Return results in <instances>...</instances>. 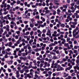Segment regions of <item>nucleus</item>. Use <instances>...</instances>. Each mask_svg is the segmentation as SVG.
I'll use <instances>...</instances> for the list:
<instances>
[{
    "mask_svg": "<svg viewBox=\"0 0 79 79\" xmlns=\"http://www.w3.org/2000/svg\"><path fill=\"white\" fill-rule=\"evenodd\" d=\"M29 69V68L27 66H25L24 68H23V69L24 71H26V69Z\"/></svg>",
    "mask_w": 79,
    "mask_h": 79,
    "instance_id": "nucleus-10",
    "label": "nucleus"
},
{
    "mask_svg": "<svg viewBox=\"0 0 79 79\" xmlns=\"http://www.w3.org/2000/svg\"><path fill=\"white\" fill-rule=\"evenodd\" d=\"M71 27H72V28H76V25H71Z\"/></svg>",
    "mask_w": 79,
    "mask_h": 79,
    "instance_id": "nucleus-26",
    "label": "nucleus"
},
{
    "mask_svg": "<svg viewBox=\"0 0 79 79\" xmlns=\"http://www.w3.org/2000/svg\"><path fill=\"white\" fill-rule=\"evenodd\" d=\"M59 34H64V32L60 31Z\"/></svg>",
    "mask_w": 79,
    "mask_h": 79,
    "instance_id": "nucleus-52",
    "label": "nucleus"
},
{
    "mask_svg": "<svg viewBox=\"0 0 79 79\" xmlns=\"http://www.w3.org/2000/svg\"><path fill=\"white\" fill-rule=\"evenodd\" d=\"M61 40H62L63 41L61 42V43L62 44H64L65 42H66V40L65 39L62 38L61 39Z\"/></svg>",
    "mask_w": 79,
    "mask_h": 79,
    "instance_id": "nucleus-6",
    "label": "nucleus"
},
{
    "mask_svg": "<svg viewBox=\"0 0 79 79\" xmlns=\"http://www.w3.org/2000/svg\"><path fill=\"white\" fill-rule=\"evenodd\" d=\"M73 34V37H75L76 38H78L79 37V35H76L79 34V29L78 27H77L72 32Z\"/></svg>",
    "mask_w": 79,
    "mask_h": 79,
    "instance_id": "nucleus-1",
    "label": "nucleus"
},
{
    "mask_svg": "<svg viewBox=\"0 0 79 79\" xmlns=\"http://www.w3.org/2000/svg\"><path fill=\"white\" fill-rule=\"evenodd\" d=\"M72 12V13H74L75 12V10H68V13H71Z\"/></svg>",
    "mask_w": 79,
    "mask_h": 79,
    "instance_id": "nucleus-8",
    "label": "nucleus"
},
{
    "mask_svg": "<svg viewBox=\"0 0 79 79\" xmlns=\"http://www.w3.org/2000/svg\"><path fill=\"white\" fill-rule=\"evenodd\" d=\"M2 54H5V50H2Z\"/></svg>",
    "mask_w": 79,
    "mask_h": 79,
    "instance_id": "nucleus-46",
    "label": "nucleus"
},
{
    "mask_svg": "<svg viewBox=\"0 0 79 79\" xmlns=\"http://www.w3.org/2000/svg\"><path fill=\"white\" fill-rule=\"evenodd\" d=\"M33 30L34 31H37V27H33Z\"/></svg>",
    "mask_w": 79,
    "mask_h": 79,
    "instance_id": "nucleus-50",
    "label": "nucleus"
},
{
    "mask_svg": "<svg viewBox=\"0 0 79 79\" xmlns=\"http://www.w3.org/2000/svg\"><path fill=\"white\" fill-rule=\"evenodd\" d=\"M34 33V31H31L30 32V35H33V34Z\"/></svg>",
    "mask_w": 79,
    "mask_h": 79,
    "instance_id": "nucleus-37",
    "label": "nucleus"
},
{
    "mask_svg": "<svg viewBox=\"0 0 79 79\" xmlns=\"http://www.w3.org/2000/svg\"><path fill=\"white\" fill-rule=\"evenodd\" d=\"M23 48L26 50L27 48V46H25L23 47Z\"/></svg>",
    "mask_w": 79,
    "mask_h": 79,
    "instance_id": "nucleus-53",
    "label": "nucleus"
},
{
    "mask_svg": "<svg viewBox=\"0 0 79 79\" xmlns=\"http://www.w3.org/2000/svg\"><path fill=\"white\" fill-rule=\"evenodd\" d=\"M45 69L46 71H48L50 70V68H48V69L46 68Z\"/></svg>",
    "mask_w": 79,
    "mask_h": 79,
    "instance_id": "nucleus-57",
    "label": "nucleus"
},
{
    "mask_svg": "<svg viewBox=\"0 0 79 79\" xmlns=\"http://www.w3.org/2000/svg\"><path fill=\"white\" fill-rule=\"evenodd\" d=\"M67 19H69V21H71L72 20V17H70V16H69V18H67Z\"/></svg>",
    "mask_w": 79,
    "mask_h": 79,
    "instance_id": "nucleus-60",
    "label": "nucleus"
},
{
    "mask_svg": "<svg viewBox=\"0 0 79 79\" xmlns=\"http://www.w3.org/2000/svg\"><path fill=\"white\" fill-rule=\"evenodd\" d=\"M48 74H49V76H51V74H52V72L51 71H49L48 72Z\"/></svg>",
    "mask_w": 79,
    "mask_h": 79,
    "instance_id": "nucleus-34",
    "label": "nucleus"
},
{
    "mask_svg": "<svg viewBox=\"0 0 79 79\" xmlns=\"http://www.w3.org/2000/svg\"><path fill=\"white\" fill-rule=\"evenodd\" d=\"M0 19H1L2 20H4V17H3V15H2L0 17Z\"/></svg>",
    "mask_w": 79,
    "mask_h": 79,
    "instance_id": "nucleus-45",
    "label": "nucleus"
},
{
    "mask_svg": "<svg viewBox=\"0 0 79 79\" xmlns=\"http://www.w3.org/2000/svg\"><path fill=\"white\" fill-rule=\"evenodd\" d=\"M69 43L70 44H73V42H72L71 41H69Z\"/></svg>",
    "mask_w": 79,
    "mask_h": 79,
    "instance_id": "nucleus-59",
    "label": "nucleus"
},
{
    "mask_svg": "<svg viewBox=\"0 0 79 79\" xmlns=\"http://www.w3.org/2000/svg\"><path fill=\"white\" fill-rule=\"evenodd\" d=\"M53 58L54 59H58V58L56 56H54L53 57Z\"/></svg>",
    "mask_w": 79,
    "mask_h": 79,
    "instance_id": "nucleus-51",
    "label": "nucleus"
},
{
    "mask_svg": "<svg viewBox=\"0 0 79 79\" xmlns=\"http://www.w3.org/2000/svg\"><path fill=\"white\" fill-rule=\"evenodd\" d=\"M7 5V4L6 3L4 4V8H6V5Z\"/></svg>",
    "mask_w": 79,
    "mask_h": 79,
    "instance_id": "nucleus-64",
    "label": "nucleus"
},
{
    "mask_svg": "<svg viewBox=\"0 0 79 79\" xmlns=\"http://www.w3.org/2000/svg\"><path fill=\"white\" fill-rule=\"evenodd\" d=\"M10 50H11V49L10 48H8L7 49L5 50L6 52L7 51L9 52H10Z\"/></svg>",
    "mask_w": 79,
    "mask_h": 79,
    "instance_id": "nucleus-24",
    "label": "nucleus"
},
{
    "mask_svg": "<svg viewBox=\"0 0 79 79\" xmlns=\"http://www.w3.org/2000/svg\"><path fill=\"white\" fill-rule=\"evenodd\" d=\"M60 26L61 27H64V26H65V25H64V24L62 23V24Z\"/></svg>",
    "mask_w": 79,
    "mask_h": 79,
    "instance_id": "nucleus-44",
    "label": "nucleus"
},
{
    "mask_svg": "<svg viewBox=\"0 0 79 79\" xmlns=\"http://www.w3.org/2000/svg\"><path fill=\"white\" fill-rule=\"evenodd\" d=\"M7 33V31H5V32H4L3 33L2 35L3 36H5V35H6V34Z\"/></svg>",
    "mask_w": 79,
    "mask_h": 79,
    "instance_id": "nucleus-32",
    "label": "nucleus"
},
{
    "mask_svg": "<svg viewBox=\"0 0 79 79\" xmlns=\"http://www.w3.org/2000/svg\"><path fill=\"white\" fill-rule=\"evenodd\" d=\"M25 52H26V55H28V52H27V50L26 49L25 50Z\"/></svg>",
    "mask_w": 79,
    "mask_h": 79,
    "instance_id": "nucleus-30",
    "label": "nucleus"
},
{
    "mask_svg": "<svg viewBox=\"0 0 79 79\" xmlns=\"http://www.w3.org/2000/svg\"><path fill=\"white\" fill-rule=\"evenodd\" d=\"M63 7L65 8H68V6L66 5H63Z\"/></svg>",
    "mask_w": 79,
    "mask_h": 79,
    "instance_id": "nucleus-47",
    "label": "nucleus"
},
{
    "mask_svg": "<svg viewBox=\"0 0 79 79\" xmlns=\"http://www.w3.org/2000/svg\"><path fill=\"white\" fill-rule=\"evenodd\" d=\"M11 19L12 21H15L16 20V18L15 17L12 18Z\"/></svg>",
    "mask_w": 79,
    "mask_h": 79,
    "instance_id": "nucleus-43",
    "label": "nucleus"
},
{
    "mask_svg": "<svg viewBox=\"0 0 79 79\" xmlns=\"http://www.w3.org/2000/svg\"><path fill=\"white\" fill-rule=\"evenodd\" d=\"M12 46V42L10 41L9 43L8 46L9 47H11Z\"/></svg>",
    "mask_w": 79,
    "mask_h": 79,
    "instance_id": "nucleus-11",
    "label": "nucleus"
},
{
    "mask_svg": "<svg viewBox=\"0 0 79 79\" xmlns=\"http://www.w3.org/2000/svg\"><path fill=\"white\" fill-rule=\"evenodd\" d=\"M53 39L54 40H58V39H57V38L55 36V37H54Z\"/></svg>",
    "mask_w": 79,
    "mask_h": 79,
    "instance_id": "nucleus-58",
    "label": "nucleus"
},
{
    "mask_svg": "<svg viewBox=\"0 0 79 79\" xmlns=\"http://www.w3.org/2000/svg\"><path fill=\"white\" fill-rule=\"evenodd\" d=\"M46 13H48L49 12H50V10H47L45 11Z\"/></svg>",
    "mask_w": 79,
    "mask_h": 79,
    "instance_id": "nucleus-56",
    "label": "nucleus"
},
{
    "mask_svg": "<svg viewBox=\"0 0 79 79\" xmlns=\"http://www.w3.org/2000/svg\"><path fill=\"white\" fill-rule=\"evenodd\" d=\"M55 61H52V66H51V68H53V66L55 65Z\"/></svg>",
    "mask_w": 79,
    "mask_h": 79,
    "instance_id": "nucleus-14",
    "label": "nucleus"
},
{
    "mask_svg": "<svg viewBox=\"0 0 79 79\" xmlns=\"http://www.w3.org/2000/svg\"><path fill=\"white\" fill-rule=\"evenodd\" d=\"M71 40V39L69 37H68L67 39V42H68L70 40Z\"/></svg>",
    "mask_w": 79,
    "mask_h": 79,
    "instance_id": "nucleus-40",
    "label": "nucleus"
},
{
    "mask_svg": "<svg viewBox=\"0 0 79 79\" xmlns=\"http://www.w3.org/2000/svg\"><path fill=\"white\" fill-rule=\"evenodd\" d=\"M32 68L33 69H37V67L36 66H35V67L33 66L32 67Z\"/></svg>",
    "mask_w": 79,
    "mask_h": 79,
    "instance_id": "nucleus-63",
    "label": "nucleus"
},
{
    "mask_svg": "<svg viewBox=\"0 0 79 79\" xmlns=\"http://www.w3.org/2000/svg\"><path fill=\"white\" fill-rule=\"evenodd\" d=\"M37 32H38V33H40V34H42V31H40V30H37Z\"/></svg>",
    "mask_w": 79,
    "mask_h": 79,
    "instance_id": "nucleus-36",
    "label": "nucleus"
},
{
    "mask_svg": "<svg viewBox=\"0 0 79 79\" xmlns=\"http://www.w3.org/2000/svg\"><path fill=\"white\" fill-rule=\"evenodd\" d=\"M19 71L20 72V73L22 74L23 73H24V70H20Z\"/></svg>",
    "mask_w": 79,
    "mask_h": 79,
    "instance_id": "nucleus-49",
    "label": "nucleus"
},
{
    "mask_svg": "<svg viewBox=\"0 0 79 79\" xmlns=\"http://www.w3.org/2000/svg\"><path fill=\"white\" fill-rule=\"evenodd\" d=\"M16 33L17 34H18V35H19V34H20V31H16Z\"/></svg>",
    "mask_w": 79,
    "mask_h": 79,
    "instance_id": "nucleus-33",
    "label": "nucleus"
},
{
    "mask_svg": "<svg viewBox=\"0 0 79 79\" xmlns=\"http://www.w3.org/2000/svg\"><path fill=\"white\" fill-rule=\"evenodd\" d=\"M4 58H8V54H7V52H6V55L4 56Z\"/></svg>",
    "mask_w": 79,
    "mask_h": 79,
    "instance_id": "nucleus-25",
    "label": "nucleus"
},
{
    "mask_svg": "<svg viewBox=\"0 0 79 79\" xmlns=\"http://www.w3.org/2000/svg\"><path fill=\"white\" fill-rule=\"evenodd\" d=\"M42 37H45V36H46V35H45V34L44 33L43 34H42Z\"/></svg>",
    "mask_w": 79,
    "mask_h": 79,
    "instance_id": "nucleus-61",
    "label": "nucleus"
},
{
    "mask_svg": "<svg viewBox=\"0 0 79 79\" xmlns=\"http://www.w3.org/2000/svg\"><path fill=\"white\" fill-rule=\"evenodd\" d=\"M3 41L4 42H7V41H8V40L5 39L3 40Z\"/></svg>",
    "mask_w": 79,
    "mask_h": 79,
    "instance_id": "nucleus-54",
    "label": "nucleus"
},
{
    "mask_svg": "<svg viewBox=\"0 0 79 79\" xmlns=\"http://www.w3.org/2000/svg\"><path fill=\"white\" fill-rule=\"evenodd\" d=\"M8 11H5L3 13V15H6L7 14H8Z\"/></svg>",
    "mask_w": 79,
    "mask_h": 79,
    "instance_id": "nucleus-48",
    "label": "nucleus"
},
{
    "mask_svg": "<svg viewBox=\"0 0 79 79\" xmlns=\"http://www.w3.org/2000/svg\"><path fill=\"white\" fill-rule=\"evenodd\" d=\"M34 51L35 52H39V48H36V49H35Z\"/></svg>",
    "mask_w": 79,
    "mask_h": 79,
    "instance_id": "nucleus-29",
    "label": "nucleus"
},
{
    "mask_svg": "<svg viewBox=\"0 0 79 79\" xmlns=\"http://www.w3.org/2000/svg\"><path fill=\"white\" fill-rule=\"evenodd\" d=\"M34 42V40L32 39H31L29 40V43L30 44H31L32 42Z\"/></svg>",
    "mask_w": 79,
    "mask_h": 79,
    "instance_id": "nucleus-18",
    "label": "nucleus"
},
{
    "mask_svg": "<svg viewBox=\"0 0 79 79\" xmlns=\"http://www.w3.org/2000/svg\"><path fill=\"white\" fill-rule=\"evenodd\" d=\"M50 54H51V55H56V53L55 52H50Z\"/></svg>",
    "mask_w": 79,
    "mask_h": 79,
    "instance_id": "nucleus-22",
    "label": "nucleus"
},
{
    "mask_svg": "<svg viewBox=\"0 0 79 79\" xmlns=\"http://www.w3.org/2000/svg\"><path fill=\"white\" fill-rule=\"evenodd\" d=\"M14 53L13 54V55H16L17 52H16V50H15L14 51Z\"/></svg>",
    "mask_w": 79,
    "mask_h": 79,
    "instance_id": "nucleus-35",
    "label": "nucleus"
},
{
    "mask_svg": "<svg viewBox=\"0 0 79 79\" xmlns=\"http://www.w3.org/2000/svg\"><path fill=\"white\" fill-rule=\"evenodd\" d=\"M77 60H76V62L77 61H79V55L77 57Z\"/></svg>",
    "mask_w": 79,
    "mask_h": 79,
    "instance_id": "nucleus-38",
    "label": "nucleus"
},
{
    "mask_svg": "<svg viewBox=\"0 0 79 79\" xmlns=\"http://www.w3.org/2000/svg\"><path fill=\"white\" fill-rule=\"evenodd\" d=\"M73 66L72 65L70 66V67H68L67 68H66L65 71H67V70H70L71 68H72Z\"/></svg>",
    "mask_w": 79,
    "mask_h": 79,
    "instance_id": "nucleus-7",
    "label": "nucleus"
},
{
    "mask_svg": "<svg viewBox=\"0 0 79 79\" xmlns=\"http://www.w3.org/2000/svg\"><path fill=\"white\" fill-rule=\"evenodd\" d=\"M60 70H61V71H63L64 70V68H63L62 67H61L60 68Z\"/></svg>",
    "mask_w": 79,
    "mask_h": 79,
    "instance_id": "nucleus-62",
    "label": "nucleus"
},
{
    "mask_svg": "<svg viewBox=\"0 0 79 79\" xmlns=\"http://www.w3.org/2000/svg\"><path fill=\"white\" fill-rule=\"evenodd\" d=\"M42 32L43 34H45V32H46V30L45 29H44L43 30Z\"/></svg>",
    "mask_w": 79,
    "mask_h": 79,
    "instance_id": "nucleus-39",
    "label": "nucleus"
},
{
    "mask_svg": "<svg viewBox=\"0 0 79 79\" xmlns=\"http://www.w3.org/2000/svg\"><path fill=\"white\" fill-rule=\"evenodd\" d=\"M27 77H28L29 78V79H31V77H32V76L31 75H30V74H28L27 75Z\"/></svg>",
    "mask_w": 79,
    "mask_h": 79,
    "instance_id": "nucleus-17",
    "label": "nucleus"
},
{
    "mask_svg": "<svg viewBox=\"0 0 79 79\" xmlns=\"http://www.w3.org/2000/svg\"><path fill=\"white\" fill-rule=\"evenodd\" d=\"M12 42H16V40H15V39L13 38H12L11 39Z\"/></svg>",
    "mask_w": 79,
    "mask_h": 79,
    "instance_id": "nucleus-41",
    "label": "nucleus"
},
{
    "mask_svg": "<svg viewBox=\"0 0 79 79\" xmlns=\"http://www.w3.org/2000/svg\"><path fill=\"white\" fill-rule=\"evenodd\" d=\"M30 27H31V28L34 27V23H30Z\"/></svg>",
    "mask_w": 79,
    "mask_h": 79,
    "instance_id": "nucleus-12",
    "label": "nucleus"
},
{
    "mask_svg": "<svg viewBox=\"0 0 79 79\" xmlns=\"http://www.w3.org/2000/svg\"><path fill=\"white\" fill-rule=\"evenodd\" d=\"M23 56H27V55H26V53L23 52L22 54Z\"/></svg>",
    "mask_w": 79,
    "mask_h": 79,
    "instance_id": "nucleus-42",
    "label": "nucleus"
},
{
    "mask_svg": "<svg viewBox=\"0 0 79 79\" xmlns=\"http://www.w3.org/2000/svg\"><path fill=\"white\" fill-rule=\"evenodd\" d=\"M23 17L25 19L27 18V16L26 14H23Z\"/></svg>",
    "mask_w": 79,
    "mask_h": 79,
    "instance_id": "nucleus-15",
    "label": "nucleus"
},
{
    "mask_svg": "<svg viewBox=\"0 0 79 79\" xmlns=\"http://www.w3.org/2000/svg\"><path fill=\"white\" fill-rule=\"evenodd\" d=\"M19 71H16V77L17 78H19L20 76V74H19Z\"/></svg>",
    "mask_w": 79,
    "mask_h": 79,
    "instance_id": "nucleus-4",
    "label": "nucleus"
},
{
    "mask_svg": "<svg viewBox=\"0 0 79 79\" xmlns=\"http://www.w3.org/2000/svg\"><path fill=\"white\" fill-rule=\"evenodd\" d=\"M47 35H48L49 36H51L52 35V33H51V31L49 30H48L47 31V33L46 34Z\"/></svg>",
    "mask_w": 79,
    "mask_h": 79,
    "instance_id": "nucleus-3",
    "label": "nucleus"
},
{
    "mask_svg": "<svg viewBox=\"0 0 79 79\" xmlns=\"http://www.w3.org/2000/svg\"><path fill=\"white\" fill-rule=\"evenodd\" d=\"M17 61H18L19 63H21V60L18 59H17Z\"/></svg>",
    "mask_w": 79,
    "mask_h": 79,
    "instance_id": "nucleus-27",
    "label": "nucleus"
},
{
    "mask_svg": "<svg viewBox=\"0 0 79 79\" xmlns=\"http://www.w3.org/2000/svg\"><path fill=\"white\" fill-rule=\"evenodd\" d=\"M58 64V63H56L55 64V65H54V68H57V65Z\"/></svg>",
    "mask_w": 79,
    "mask_h": 79,
    "instance_id": "nucleus-21",
    "label": "nucleus"
},
{
    "mask_svg": "<svg viewBox=\"0 0 79 79\" xmlns=\"http://www.w3.org/2000/svg\"><path fill=\"white\" fill-rule=\"evenodd\" d=\"M69 52L70 53H71V54H73V52L72 50H70Z\"/></svg>",
    "mask_w": 79,
    "mask_h": 79,
    "instance_id": "nucleus-55",
    "label": "nucleus"
},
{
    "mask_svg": "<svg viewBox=\"0 0 79 79\" xmlns=\"http://www.w3.org/2000/svg\"><path fill=\"white\" fill-rule=\"evenodd\" d=\"M64 46H66L67 47H68V46H69V43H65L64 44Z\"/></svg>",
    "mask_w": 79,
    "mask_h": 79,
    "instance_id": "nucleus-31",
    "label": "nucleus"
},
{
    "mask_svg": "<svg viewBox=\"0 0 79 79\" xmlns=\"http://www.w3.org/2000/svg\"><path fill=\"white\" fill-rule=\"evenodd\" d=\"M65 14L68 16L67 17V18H69V16H71L72 15V13L69 14V13L67 12H65Z\"/></svg>",
    "mask_w": 79,
    "mask_h": 79,
    "instance_id": "nucleus-5",
    "label": "nucleus"
},
{
    "mask_svg": "<svg viewBox=\"0 0 79 79\" xmlns=\"http://www.w3.org/2000/svg\"><path fill=\"white\" fill-rule=\"evenodd\" d=\"M54 2L55 3L60 2V0H54Z\"/></svg>",
    "mask_w": 79,
    "mask_h": 79,
    "instance_id": "nucleus-23",
    "label": "nucleus"
},
{
    "mask_svg": "<svg viewBox=\"0 0 79 79\" xmlns=\"http://www.w3.org/2000/svg\"><path fill=\"white\" fill-rule=\"evenodd\" d=\"M40 18V16L39 15H36L35 16V19H39Z\"/></svg>",
    "mask_w": 79,
    "mask_h": 79,
    "instance_id": "nucleus-19",
    "label": "nucleus"
},
{
    "mask_svg": "<svg viewBox=\"0 0 79 79\" xmlns=\"http://www.w3.org/2000/svg\"><path fill=\"white\" fill-rule=\"evenodd\" d=\"M2 32H3V28L1 27L0 28V34H2Z\"/></svg>",
    "mask_w": 79,
    "mask_h": 79,
    "instance_id": "nucleus-9",
    "label": "nucleus"
},
{
    "mask_svg": "<svg viewBox=\"0 0 79 79\" xmlns=\"http://www.w3.org/2000/svg\"><path fill=\"white\" fill-rule=\"evenodd\" d=\"M56 10H53V15H56Z\"/></svg>",
    "mask_w": 79,
    "mask_h": 79,
    "instance_id": "nucleus-20",
    "label": "nucleus"
},
{
    "mask_svg": "<svg viewBox=\"0 0 79 79\" xmlns=\"http://www.w3.org/2000/svg\"><path fill=\"white\" fill-rule=\"evenodd\" d=\"M10 24H13L14 26H15L16 25V23L15 22H13V21H12L10 22Z\"/></svg>",
    "mask_w": 79,
    "mask_h": 79,
    "instance_id": "nucleus-16",
    "label": "nucleus"
},
{
    "mask_svg": "<svg viewBox=\"0 0 79 79\" xmlns=\"http://www.w3.org/2000/svg\"><path fill=\"white\" fill-rule=\"evenodd\" d=\"M57 31H54L53 34H52V37H58L60 35V34L59 33L57 34Z\"/></svg>",
    "mask_w": 79,
    "mask_h": 79,
    "instance_id": "nucleus-2",
    "label": "nucleus"
},
{
    "mask_svg": "<svg viewBox=\"0 0 79 79\" xmlns=\"http://www.w3.org/2000/svg\"><path fill=\"white\" fill-rule=\"evenodd\" d=\"M69 76V74H66V73H64V77H66L67 76Z\"/></svg>",
    "mask_w": 79,
    "mask_h": 79,
    "instance_id": "nucleus-13",
    "label": "nucleus"
},
{
    "mask_svg": "<svg viewBox=\"0 0 79 79\" xmlns=\"http://www.w3.org/2000/svg\"><path fill=\"white\" fill-rule=\"evenodd\" d=\"M77 23V22H73L72 23V24L73 25H76Z\"/></svg>",
    "mask_w": 79,
    "mask_h": 79,
    "instance_id": "nucleus-28",
    "label": "nucleus"
}]
</instances>
